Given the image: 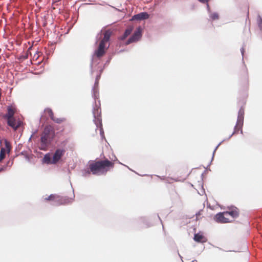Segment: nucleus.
<instances>
[{
  "label": "nucleus",
  "instance_id": "nucleus-1",
  "mask_svg": "<svg viewBox=\"0 0 262 262\" xmlns=\"http://www.w3.org/2000/svg\"><path fill=\"white\" fill-rule=\"evenodd\" d=\"M114 166V163L108 159L92 161L89 164L90 171L88 170L85 173L90 174L92 172L93 174H105Z\"/></svg>",
  "mask_w": 262,
  "mask_h": 262
},
{
  "label": "nucleus",
  "instance_id": "nucleus-2",
  "mask_svg": "<svg viewBox=\"0 0 262 262\" xmlns=\"http://www.w3.org/2000/svg\"><path fill=\"white\" fill-rule=\"evenodd\" d=\"M100 102H99V104H96L95 107H94L93 110V115L94 117V121L97 126V127H100L101 128L102 127V122H101V111L100 107Z\"/></svg>",
  "mask_w": 262,
  "mask_h": 262
},
{
  "label": "nucleus",
  "instance_id": "nucleus-3",
  "mask_svg": "<svg viewBox=\"0 0 262 262\" xmlns=\"http://www.w3.org/2000/svg\"><path fill=\"white\" fill-rule=\"evenodd\" d=\"M244 118V110L243 108H241L238 111L237 122L234 127V131L233 134H237L239 130H241L242 134L243 133L242 128L243 125Z\"/></svg>",
  "mask_w": 262,
  "mask_h": 262
},
{
  "label": "nucleus",
  "instance_id": "nucleus-4",
  "mask_svg": "<svg viewBox=\"0 0 262 262\" xmlns=\"http://www.w3.org/2000/svg\"><path fill=\"white\" fill-rule=\"evenodd\" d=\"M45 201H53L55 202V205L67 204L69 203L68 199L61 197L56 194H51L47 198H45Z\"/></svg>",
  "mask_w": 262,
  "mask_h": 262
},
{
  "label": "nucleus",
  "instance_id": "nucleus-5",
  "mask_svg": "<svg viewBox=\"0 0 262 262\" xmlns=\"http://www.w3.org/2000/svg\"><path fill=\"white\" fill-rule=\"evenodd\" d=\"M215 220L217 222L220 223L231 222V219L229 217L226 211L220 212L216 214L215 216Z\"/></svg>",
  "mask_w": 262,
  "mask_h": 262
},
{
  "label": "nucleus",
  "instance_id": "nucleus-6",
  "mask_svg": "<svg viewBox=\"0 0 262 262\" xmlns=\"http://www.w3.org/2000/svg\"><path fill=\"white\" fill-rule=\"evenodd\" d=\"M141 29L139 27L137 30L135 31L133 35L127 40L126 45H129L131 43L138 41L141 37Z\"/></svg>",
  "mask_w": 262,
  "mask_h": 262
},
{
  "label": "nucleus",
  "instance_id": "nucleus-7",
  "mask_svg": "<svg viewBox=\"0 0 262 262\" xmlns=\"http://www.w3.org/2000/svg\"><path fill=\"white\" fill-rule=\"evenodd\" d=\"M53 139L48 135L42 134L41 135V149L45 150L48 145L50 144V141Z\"/></svg>",
  "mask_w": 262,
  "mask_h": 262
},
{
  "label": "nucleus",
  "instance_id": "nucleus-8",
  "mask_svg": "<svg viewBox=\"0 0 262 262\" xmlns=\"http://www.w3.org/2000/svg\"><path fill=\"white\" fill-rule=\"evenodd\" d=\"M108 48V46L106 47V45L100 42L98 49L95 52L96 57L99 58L102 57L105 54Z\"/></svg>",
  "mask_w": 262,
  "mask_h": 262
},
{
  "label": "nucleus",
  "instance_id": "nucleus-9",
  "mask_svg": "<svg viewBox=\"0 0 262 262\" xmlns=\"http://www.w3.org/2000/svg\"><path fill=\"white\" fill-rule=\"evenodd\" d=\"M8 125L11 127L14 130H17L21 125L22 122L15 118H11L7 120Z\"/></svg>",
  "mask_w": 262,
  "mask_h": 262
},
{
  "label": "nucleus",
  "instance_id": "nucleus-10",
  "mask_svg": "<svg viewBox=\"0 0 262 262\" xmlns=\"http://www.w3.org/2000/svg\"><path fill=\"white\" fill-rule=\"evenodd\" d=\"M16 112V108L13 106H8L7 107V113L3 116V118L6 120H9L11 118H14V115Z\"/></svg>",
  "mask_w": 262,
  "mask_h": 262
},
{
  "label": "nucleus",
  "instance_id": "nucleus-11",
  "mask_svg": "<svg viewBox=\"0 0 262 262\" xmlns=\"http://www.w3.org/2000/svg\"><path fill=\"white\" fill-rule=\"evenodd\" d=\"M226 212L229 217L231 219V222L239 216V209L235 207L229 208Z\"/></svg>",
  "mask_w": 262,
  "mask_h": 262
},
{
  "label": "nucleus",
  "instance_id": "nucleus-12",
  "mask_svg": "<svg viewBox=\"0 0 262 262\" xmlns=\"http://www.w3.org/2000/svg\"><path fill=\"white\" fill-rule=\"evenodd\" d=\"M66 150L63 149H57L53 156V163H57L63 156Z\"/></svg>",
  "mask_w": 262,
  "mask_h": 262
},
{
  "label": "nucleus",
  "instance_id": "nucleus-13",
  "mask_svg": "<svg viewBox=\"0 0 262 262\" xmlns=\"http://www.w3.org/2000/svg\"><path fill=\"white\" fill-rule=\"evenodd\" d=\"M42 134L48 135L53 138L55 136L54 129L51 125L46 126Z\"/></svg>",
  "mask_w": 262,
  "mask_h": 262
},
{
  "label": "nucleus",
  "instance_id": "nucleus-14",
  "mask_svg": "<svg viewBox=\"0 0 262 262\" xmlns=\"http://www.w3.org/2000/svg\"><path fill=\"white\" fill-rule=\"evenodd\" d=\"M149 14L146 12H141L133 16L132 19L134 20H143L148 18Z\"/></svg>",
  "mask_w": 262,
  "mask_h": 262
},
{
  "label": "nucleus",
  "instance_id": "nucleus-15",
  "mask_svg": "<svg viewBox=\"0 0 262 262\" xmlns=\"http://www.w3.org/2000/svg\"><path fill=\"white\" fill-rule=\"evenodd\" d=\"M194 240L198 243H206L207 241V238L200 233L195 234L194 235Z\"/></svg>",
  "mask_w": 262,
  "mask_h": 262
},
{
  "label": "nucleus",
  "instance_id": "nucleus-16",
  "mask_svg": "<svg viewBox=\"0 0 262 262\" xmlns=\"http://www.w3.org/2000/svg\"><path fill=\"white\" fill-rule=\"evenodd\" d=\"M111 36V32L110 31H106L104 34V37L101 40L100 42H102L103 43L106 45V43L109 41Z\"/></svg>",
  "mask_w": 262,
  "mask_h": 262
},
{
  "label": "nucleus",
  "instance_id": "nucleus-17",
  "mask_svg": "<svg viewBox=\"0 0 262 262\" xmlns=\"http://www.w3.org/2000/svg\"><path fill=\"white\" fill-rule=\"evenodd\" d=\"M133 30V27H128L125 31L124 34L121 37V39L122 40L125 39L128 35H129L132 32Z\"/></svg>",
  "mask_w": 262,
  "mask_h": 262
},
{
  "label": "nucleus",
  "instance_id": "nucleus-18",
  "mask_svg": "<svg viewBox=\"0 0 262 262\" xmlns=\"http://www.w3.org/2000/svg\"><path fill=\"white\" fill-rule=\"evenodd\" d=\"M43 162L47 164H55L53 163V158L51 159L49 154H46L43 158Z\"/></svg>",
  "mask_w": 262,
  "mask_h": 262
},
{
  "label": "nucleus",
  "instance_id": "nucleus-19",
  "mask_svg": "<svg viewBox=\"0 0 262 262\" xmlns=\"http://www.w3.org/2000/svg\"><path fill=\"white\" fill-rule=\"evenodd\" d=\"M4 142H5V148L6 149V151L7 152V154H9L12 149L11 144L7 140H5Z\"/></svg>",
  "mask_w": 262,
  "mask_h": 262
},
{
  "label": "nucleus",
  "instance_id": "nucleus-20",
  "mask_svg": "<svg viewBox=\"0 0 262 262\" xmlns=\"http://www.w3.org/2000/svg\"><path fill=\"white\" fill-rule=\"evenodd\" d=\"M45 112L46 114H47L48 115H49L50 116V117L52 120L55 117V116L54 115V113L51 108H47L45 109Z\"/></svg>",
  "mask_w": 262,
  "mask_h": 262
},
{
  "label": "nucleus",
  "instance_id": "nucleus-21",
  "mask_svg": "<svg viewBox=\"0 0 262 262\" xmlns=\"http://www.w3.org/2000/svg\"><path fill=\"white\" fill-rule=\"evenodd\" d=\"M52 120L56 123L60 124L65 122L66 121V119L64 117L56 118L55 117Z\"/></svg>",
  "mask_w": 262,
  "mask_h": 262
},
{
  "label": "nucleus",
  "instance_id": "nucleus-22",
  "mask_svg": "<svg viewBox=\"0 0 262 262\" xmlns=\"http://www.w3.org/2000/svg\"><path fill=\"white\" fill-rule=\"evenodd\" d=\"M6 149L4 147L1 148L0 151V162L5 159L6 156Z\"/></svg>",
  "mask_w": 262,
  "mask_h": 262
},
{
  "label": "nucleus",
  "instance_id": "nucleus-23",
  "mask_svg": "<svg viewBox=\"0 0 262 262\" xmlns=\"http://www.w3.org/2000/svg\"><path fill=\"white\" fill-rule=\"evenodd\" d=\"M210 17L212 20L218 19L219 18V16L217 13L211 14Z\"/></svg>",
  "mask_w": 262,
  "mask_h": 262
},
{
  "label": "nucleus",
  "instance_id": "nucleus-24",
  "mask_svg": "<svg viewBox=\"0 0 262 262\" xmlns=\"http://www.w3.org/2000/svg\"><path fill=\"white\" fill-rule=\"evenodd\" d=\"M202 212L203 210H200L198 213H196V219L197 220H199L201 218V216L202 215Z\"/></svg>",
  "mask_w": 262,
  "mask_h": 262
},
{
  "label": "nucleus",
  "instance_id": "nucleus-25",
  "mask_svg": "<svg viewBox=\"0 0 262 262\" xmlns=\"http://www.w3.org/2000/svg\"><path fill=\"white\" fill-rule=\"evenodd\" d=\"M258 26L260 30H262V18H260L258 20Z\"/></svg>",
  "mask_w": 262,
  "mask_h": 262
},
{
  "label": "nucleus",
  "instance_id": "nucleus-26",
  "mask_svg": "<svg viewBox=\"0 0 262 262\" xmlns=\"http://www.w3.org/2000/svg\"><path fill=\"white\" fill-rule=\"evenodd\" d=\"M210 0H199V1L200 2L202 3H207V4H208V2ZM207 7H208V8H209V5L208 4H207Z\"/></svg>",
  "mask_w": 262,
  "mask_h": 262
},
{
  "label": "nucleus",
  "instance_id": "nucleus-27",
  "mask_svg": "<svg viewBox=\"0 0 262 262\" xmlns=\"http://www.w3.org/2000/svg\"><path fill=\"white\" fill-rule=\"evenodd\" d=\"M243 73H244V75L247 76V70L245 67L243 68Z\"/></svg>",
  "mask_w": 262,
  "mask_h": 262
},
{
  "label": "nucleus",
  "instance_id": "nucleus-28",
  "mask_svg": "<svg viewBox=\"0 0 262 262\" xmlns=\"http://www.w3.org/2000/svg\"><path fill=\"white\" fill-rule=\"evenodd\" d=\"M31 49V47L29 48V49L28 50V51H27V53L28 54H31V53L30 52V50Z\"/></svg>",
  "mask_w": 262,
  "mask_h": 262
},
{
  "label": "nucleus",
  "instance_id": "nucleus-29",
  "mask_svg": "<svg viewBox=\"0 0 262 262\" xmlns=\"http://www.w3.org/2000/svg\"><path fill=\"white\" fill-rule=\"evenodd\" d=\"M5 170V168L3 167L0 168V172H2Z\"/></svg>",
  "mask_w": 262,
  "mask_h": 262
}]
</instances>
